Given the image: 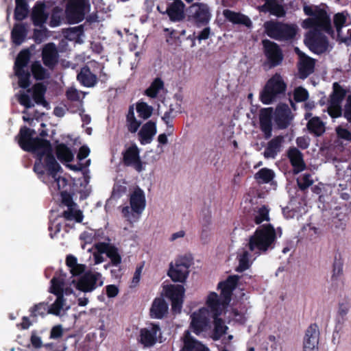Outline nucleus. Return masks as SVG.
Returning <instances> with one entry per match:
<instances>
[{
    "mask_svg": "<svg viewBox=\"0 0 351 351\" xmlns=\"http://www.w3.org/2000/svg\"><path fill=\"white\" fill-rule=\"evenodd\" d=\"M34 133V130L25 127L21 128L17 136L19 145L25 151L36 149L39 155H42V153L47 155V171L53 180L51 186L59 191L63 190L67 185V180L58 175L61 168L52 154V149L49 142L39 138H33L32 135Z\"/></svg>",
    "mask_w": 351,
    "mask_h": 351,
    "instance_id": "1",
    "label": "nucleus"
},
{
    "mask_svg": "<svg viewBox=\"0 0 351 351\" xmlns=\"http://www.w3.org/2000/svg\"><path fill=\"white\" fill-rule=\"evenodd\" d=\"M75 280L71 282L66 278V274L62 271L58 276H54L51 280L50 293L56 295L57 298L54 302L49 306L50 314L56 316L64 315L67 311L70 309V306L66 302L64 298V293L69 294L72 293V290L67 287L71 283H74Z\"/></svg>",
    "mask_w": 351,
    "mask_h": 351,
    "instance_id": "2",
    "label": "nucleus"
},
{
    "mask_svg": "<svg viewBox=\"0 0 351 351\" xmlns=\"http://www.w3.org/2000/svg\"><path fill=\"white\" fill-rule=\"evenodd\" d=\"M238 279L237 276H229L226 281L219 283L218 288L221 290L220 298L215 292L208 295L206 304L216 315L220 314L229 304L232 292L237 285Z\"/></svg>",
    "mask_w": 351,
    "mask_h": 351,
    "instance_id": "3",
    "label": "nucleus"
},
{
    "mask_svg": "<svg viewBox=\"0 0 351 351\" xmlns=\"http://www.w3.org/2000/svg\"><path fill=\"white\" fill-rule=\"evenodd\" d=\"M276 239V232L274 227L269 224L258 228L249 239L250 250L256 254L265 252L272 245Z\"/></svg>",
    "mask_w": 351,
    "mask_h": 351,
    "instance_id": "4",
    "label": "nucleus"
},
{
    "mask_svg": "<svg viewBox=\"0 0 351 351\" xmlns=\"http://www.w3.org/2000/svg\"><path fill=\"white\" fill-rule=\"evenodd\" d=\"M304 11L306 14L310 16V18L305 19L302 26L303 28L308 29L317 27L324 29L326 33L334 37L335 32L332 29L330 20L326 11L322 9H315L313 10L309 7H305Z\"/></svg>",
    "mask_w": 351,
    "mask_h": 351,
    "instance_id": "5",
    "label": "nucleus"
},
{
    "mask_svg": "<svg viewBox=\"0 0 351 351\" xmlns=\"http://www.w3.org/2000/svg\"><path fill=\"white\" fill-rule=\"evenodd\" d=\"M130 204V207L125 206L123 208L122 213L130 221H136L145 210L146 205L145 193L142 189L137 187L131 193Z\"/></svg>",
    "mask_w": 351,
    "mask_h": 351,
    "instance_id": "6",
    "label": "nucleus"
},
{
    "mask_svg": "<svg viewBox=\"0 0 351 351\" xmlns=\"http://www.w3.org/2000/svg\"><path fill=\"white\" fill-rule=\"evenodd\" d=\"M286 89V84L280 74L276 73L266 83L261 92L260 99L264 104H270L276 101Z\"/></svg>",
    "mask_w": 351,
    "mask_h": 351,
    "instance_id": "7",
    "label": "nucleus"
},
{
    "mask_svg": "<svg viewBox=\"0 0 351 351\" xmlns=\"http://www.w3.org/2000/svg\"><path fill=\"white\" fill-rule=\"evenodd\" d=\"M265 32L268 36L276 40H288L296 34L295 25L285 24L278 21H269L264 23Z\"/></svg>",
    "mask_w": 351,
    "mask_h": 351,
    "instance_id": "8",
    "label": "nucleus"
},
{
    "mask_svg": "<svg viewBox=\"0 0 351 351\" xmlns=\"http://www.w3.org/2000/svg\"><path fill=\"white\" fill-rule=\"evenodd\" d=\"M66 16L70 23H77L84 20L89 13L90 4L89 0H66Z\"/></svg>",
    "mask_w": 351,
    "mask_h": 351,
    "instance_id": "9",
    "label": "nucleus"
},
{
    "mask_svg": "<svg viewBox=\"0 0 351 351\" xmlns=\"http://www.w3.org/2000/svg\"><path fill=\"white\" fill-rule=\"evenodd\" d=\"M45 92V86L41 83H37L32 88L27 89V92L21 91L17 95V97L19 103L26 108H29L34 106V102L30 99L29 94L36 104L46 106L47 102L44 98Z\"/></svg>",
    "mask_w": 351,
    "mask_h": 351,
    "instance_id": "10",
    "label": "nucleus"
},
{
    "mask_svg": "<svg viewBox=\"0 0 351 351\" xmlns=\"http://www.w3.org/2000/svg\"><path fill=\"white\" fill-rule=\"evenodd\" d=\"M30 54L28 50H23L18 55L14 64L15 75L19 78V85L20 87L25 88L29 86L30 73L25 70L29 60Z\"/></svg>",
    "mask_w": 351,
    "mask_h": 351,
    "instance_id": "11",
    "label": "nucleus"
},
{
    "mask_svg": "<svg viewBox=\"0 0 351 351\" xmlns=\"http://www.w3.org/2000/svg\"><path fill=\"white\" fill-rule=\"evenodd\" d=\"M313 28V30L308 34L305 39V43L312 51L316 53H324L330 48L327 38L320 32L321 31H325L317 27Z\"/></svg>",
    "mask_w": 351,
    "mask_h": 351,
    "instance_id": "12",
    "label": "nucleus"
},
{
    "mask_svg": "<svg viewBox=\"0 0 351 351\" xmlns=\"http://www.w3.org/2000/svg\"><path fill=\"white\" fill-rule=\"evenodd\" d=\"M332 23L337 32V40L341 43L350 45L351 43V29H348V34H350V36L344 33V28L348 27L350 23V17L348 13L342 12L335 14L332 19Z\"/></svg>",
    "mask_w": 351,
    "mask_h": 351,
    "instance_id": "13",
    "label": "nucleus"
},
{
    "mask_svg": "<svg viewBox=\"0 0 351 351\" xmlns=\"http://www.w3.org/2000/svg\"><path fill=\"white\" fill-rule=\"evenodd\" d=\"M210 313L207 308L203 307L191 313L190 329L197 335L206 331L210 324Z\"/></svg>",
    "mask_w": 351,
    "mask_h": 351,
    "instance_id": "14",
    "label": "nucleus"
},
{
    "mask_svg": "<svg viewBox=\"0 0 351 351\" xmlns=\"http://www.w3.org/2000/svg\"><path fill=\"white\" fill-rule=\"evenodd\" d=\"M104 282L101 274L96 271L86 272L76 285L77 289L83 292H90L98 286H101Z\"/></svg>",
    "mask_w": 351,
    "mask_h": 351,
    "instance_id": "15",
    "label": "nucleus"
},
{
    "mask_svg": "<svg viewBox=\"0 0 351 351\" xmlns=\"http://www.w3.org/2000/svg\"><path fill=\"white\" fill-rule=\"evenodd\" d=\"M346 95V92L337 83L333 84V92L330 96L328 112L333 118L339 117L341 115V104Z\"/></svg>",
    "mask_w": 351,
    "mask_h": 351,
    "instance_id": "16",
    "label": "nucleus"
},
{
    "mask_svg": "<svg viewBox=\"0 0 351 351\" xmlns=\"http://www.w3.org/2000/svg\"><path fill=\"white\" fill-rule=\"evenodd\" d=\"M190 262L186 258L178 259L175 264H171L168 276L174 282H183L189 274Z\"/></svg>",
    "mask_w": 351,
    "mask_h": 351,
    "instance_id": "17",
    "label": "nucleus"
},
{
    "mask_svg": "<svg viewBox=\"0 0 351 351\" xmlns=\"http://www.w3.org/2000/svg\"><path fill=\"white\" fill-rule=\"evenodd\" d=\"M188 18L190 21L196 24L207 23L210 18L208 5L199 3L193 4L189 8Z\"/></svg>",
    "mask_w": 351,
    "mask_h": 351,
    "instance_id": "18",
    "label": "nucleus"
},
{
    "mask_svg": "<svg viewBox=\"0 0 351 351\" xmlns=\"http://www.w3.org/2000/svg\"><path fill=\"white\" fill-rule=\"evenodd\" d=\"M185 289L182 285H171L166 289V296L171 301L172 311L180 313L182 307Z\"/></svg>",
    "mask_w": 351,
    "mask_h": 351,
    "instance_id": "19",
    "label": "nucleus"
},
{
    "mask_svg": "<svg viewBox=\"0 0 351 351\" xmlns=\"http://www.w3.org/2000/svg\"><path fill=\"white\" fill-rule=\"evenodd\" d=\"M293 114L287 104H279L273 112V119L279 129H285L293 119Z\"/></svg>",
    "mask_w": 351,
    "mask_h": 351,
    "instance_id": "20",
    "label": "nucleus"
},
{
    "mask_svg": "<svg viewBox=\"0 0 351 351\" xmlns=\"http://www.w3.org/2000/svg\"><path fill=\"white\" fill-rule=\"evenodd\" d=\"M264 53L270 64V67L279 65L283 59L282 52L278 45L269 40H263Z\"/></svg>",
    "mask_w": 351,
    "mask_h": 351,
    "instance_id": "21",
    "label": "nucleus"
},
{
    "mask_svg": "<svg viewBox=\"0 0 351 351\" xmlns=\"http://www.w3.org/2000/svg\"><path fill=\"white\" fill-rule=\"evenodd\" d=\"M320 332L317 324H311L306 330L303 351H318Z\"/></svg>",
    "mask_w": 351,
    "mask_h": 351,
    "instance_id": "22",
    "label": "nucleus"
},
{
    "mask_svg": "<svg viewBox=\"0 0 351 351\" xmlns=\"http://www.w3.org/2000/svg\"><path fill=\"white\" fill-rule=\"evenodd\" d=\"M287 154L295 174L306 169V165L304 160L303 154L298 149L295 147H291L287 150Z\"/></svg>",
    "mask_w": 351,
    "mask_h": 351,
    "instance_id": "23",
    "label": "nucleus"
},
{
    "mask_svg": "<svg viewBox=\"0 0 351 351\" xmlns=\"http://www.w3.org/2000/svg\"><path fill=\"white\" fill-rule=\"evenodd\" d=\"M273 117L272 108H263L260 111V128L266 139L269 138L272 134L271 118Z\"/></svg>",
    "mask_w": 351,
    "mask_h": 351,
    "instance_id": "24",
    "label": "nucleus"
},
{
    "mask_svg": "<svg viewBox=\"0 0 351 351\" xmlns=\"http://www.w3.org/2000/svg\"><path fill=\"white\" fill-rule=\"evenodd\" d=\"M160 328L156 324H151L140 331L139 341L145 347H151L156 342L157 334Z\"/></svg>",
    "mask_w": 351,
    "mask_h": 351,
    "instance_id": "25",
    "label": "nucleus"
},
{
    "mask_svg": "<svg viewBox=\"0 0 351 351\" xmlns=\"http://www.w3.org/2000/svg\"><path fill=\"white\" fill-rule=\"evenodd\" d=\"M42 58L46 66L53 69L58 62V52L53 43L45 45L42 51Z\"/></svg>",
    "mask_w": 351,
    "mask_h": 351,
    "instance_id": "26",
    "label": "nucleus"
},
{
    "mask_svg": "<svg viewBox=\"0 0 351 351\" xmlns=\"http://www.w3.org/2000/svg\"><path fill=\"white\" fill-rule=\"evenodd\" d=\"M123 161L125 165L133 167L138 171H141L143 169L139 150L135 145L126 149L123 155Z\"/></svg>",
    "mask_w": 351,
    "mask_h": 351,
    "instance_id": "27",
    "label": "nucleus"
},
{
    "mask_svg": "<svg viewBox=\"0 0 351 351\" xmlns=\"http://www.w3.org/2000/svg\"><path fill=\"white\" fill-rule=\"evenodd\" d=\"M285 142V137L279 135L270 140L265 149L263 156L265 158H275L280 152L282 145Z\"/></svg>",
    "mask_w": 351,
    "mask_h": 351,
    "instance_id": "28",
    "label": "nucleus"
},
{
    "mask_svg": "<svg viewBox=\"0 0 351 351\" xmlns=\"http://www.w3.org/2000/svg\"><path fill=\"white\" fill-rule=\"evenodd\" d=\"M295 51L300 56L299 71L302 78H306L313 73L315 66L314 60L302 53L298 48H295Z\"/></svg>",
    "mask_w": 351,
    "mask_h": 351,
    "instance_id": "29",
    "label": "nucleus"
},
{
    "mask_svg": "<svg viewBox=\"0 0 351 351\" xmlns=\"http://www.w3.org/2000/svg\"><path fill=\"white\" fill-rule=\"evenodd\" d=\"M183 341L184 346L180 351H209L202 343L191 336L189 330L185 332Z\"/></svg>",
    "mask_w": 351,
    "mask_h": 351,
    "instance_id": "30",
    "label": "nucleus"
},
{
    "mask_svg": "<svg viewBox=\"0 0 351 351\" xmlns=\"http://www.w3.org/2000/svg\"><path fill=\"white\" fill-rule=\"evenodd\" d=\"M265 2L260 8L262 12H269L271 14L277 17H283L286 14L283 6L280 5L277 0H265Z\"/></svg>",
    "mask_w": 351,
    "mask_h": 351,
    "instance_id": "31",
    "label": "nucleus"
},
{
    "mask_svg": "<svg viewBox=\"0 0 351 351\" xmlns=\"http://www.w3.org/2000/svg\"><path fill=\"white\" fill-rule=\"evenodd\" d=\"M156 133V123L152 121L147 122L138 132L139 140L142 144L149 143Z\"/></svg>",
    "mask_w": 351,
    "mask_h": 351,
    "instance_id": "32",
    "label": "nucleus"
},
{
    "mask_svg": "<svg viewBox=\"0 0 351 351\" xmlns=\"http://www.w3.org/2000/svg\"><path fill=\"white\" fill-rule=\"evenodd\" d=\"M184 5L180 0H176L167 9V13L173 21H180L184 18Z\"/></svg>",
    "mask_w": 351,
    "mask_h": 351,
    "instance_id": "33",
    "label": "nucleus"
},
{
    "mask_svg": "<svg viewBox=\"0 0 351 351\" xmlns=\"http://www.w3.org/2000/svg\"><path fill=\"white\" fill-rule=\"evenodd\" d=\"M77 80L84 86L93 87L97 83V76L93 74L88 66L81 69L77 76Z\"/></svg>",
    "mask_w": 351,
    "mask_h": 351,
    "instance_id": "34",
    "label": "nucleus"
},
{
    "mask_svg": "<svg viewBox=\"0 0 351 351\" xmlns=\"http://www.w3.org/2000/svg\"><path fill=\"white\" fill-rule=\"evenodd\" d=\"M168 305L164 299L156 298L152 305L150 314L152 317L161 319L167 313Z\"/></svg>",
    "mask_w": 351,
    "mask_h": 351,
    "instance_id": "35",
    "label": "nucleus"
},
{
    "mask_svg": "<svg viewBox=\"0 0 351 351\" xmlns=\"http://www.w3.org/2000/svg\"><path fill=\"white\" fill-rule=\"evenodd\" d=\"M223 14L227 20L232 23L243 24L247 27H250L252 25L250 19L242 14L234 12L230 10H225L223 12Z\"/></svg>",
    "mask_w": 351,
    "mask_h": 351,
    "instance_id": "36",
    "label": "nucleus"
},
{
    "mask_svg": "<svg viewBox=\"0 0 351 351\" xmlns=\"http://www.w3.org/2000/svg\"><path fill=\"white\" fill-rule=\"evenodd\" d=\"M45 5L37 3L32 11V20L35 25L41 26L47 19L48 14L45 12Z\"/></svg>",
    "mask_w": 351,
    "mask_h": 351,
    "instance_id": "37",
    "label": "nucleus"
},
{
    "mask_svg": "<svg viewBox=\"0 0 351 351\" xmlns=\"http://www.w3.org/2000/svg\"><path fill=\"white\" fill-rule=\"evenodd\" d=\"M213 317H214V333L213 335V339L214 340L219 339L223 334L226 333L228 327L224 324V322L223 320L220 318H218V316L220 315L222 313L220 314L216 315L212 310H211ZM222 311L221 312H223Z\"/></svg>",
    "mask_w": 351,
    "mask_h": 351,
    "instance_id": "38",
    "label": "nucleus"
},
{
    "mask_svg": "<svg viewBox=\"0 0 351 351\" xmlns=\"http://www.w3.org/2000/svg\"><path fill=\"white\" fill-rule=\"evenodd\" d=\"M27 34L25 27L23 24H16L12 31V38L14 44L19 45L25 40Z\"/></svg>",
    "mask_w": 351,
    "mask_h": 351,
    "instance_id": "39",
    "label": "nucleus"
},
{
    "mask_svg": "<svg viewBox=\"0 0 351 351\" xmlns=\"http://www.w3.org/2000/svg\"><path fill=\"white\" fill-rule=\"evenodd\" d=\"M307 127L309 131L316 136H320L325 132L324 123L317 117L308 121Z\"/></svg>",
    "mask_w": 351,
    "mask_h": 351,
    "instance_id": "40",
    "label": "nucleus"
},
{
    "mask_svg": "<svg viewBox=\"0 0 351 351\" xmlns=\"http://www.w3.org/2000/svg\"><path fill=\"white\" fill-rule=\"evenodd\" d=\"M56 154L58 158L62 162H71L73 160L74 157V155L71 149L64 144H60L57 146Z\"/></svg>",
    "mask_w": 351,
    "mask_h": 351,
    "instance_id": "41",
    "label": "nucleus"
},
{
    "mask_svg": "<svg viewBox=\"0 0 351 351\" xmlns=\"http://www.w3.org/2000/svg\"><path fill=\"white\" fill-rule=\"evenodd\" d=\"M28 0H16V8L14 17L16 20L21 21L24 19L28 13Z\"/></svg>",
    "mask_w": 351,
    "mask_h": 351,
    "instance_id": "42",
    "label": "nucleus"
},
{
    "mask_svg": "<svg viewBox=\"0 0 351 351\" xmlns=\"http://www.w3.org/2000/svg\"><path fill=\"white\" fill-rule=\"evenodd\" d=\"M32 73L35 79L44 80L49 77V73L45 69L39 61H36L32 64Z\"/></svg>",
    "mask_w": 351,
    "mask_h": 351,
    "instance_id": "43",
    "label": "nucleus"
},
{
    "mask_svg": "<svg viewBox=\"0 0 351 351\" xmlns=\"http://www.w3.org/2000/svg\"><path fill=\"white\" fill-rule=\"evenodd\" d=\"M269 208L265 205L256 208L254 212L255 223L260 224L263 221H268L269 220Z\"/></svg>",
    "mask_w": 351,
    "mask_h": 351,
    "instance_id": "44",
    "label": "nucleus"
},
{
    "mask_svg": "<svg viewBox=\"0 0 351 351\" xmlns=\"http://www.w3.org/2000/svg\"><path fill=\"white\" fill-rule=\"evenodd\" d=\"M63 217L67 221H75V222L80 223L83 220L82 212L76 207L67 208L64 211Z\"/></svg>",
    "mask_w": 351,
    "mask_h": 351,
    "instance_id": "45",
    "label": "nucleus"
},
{
    "mask_svg": "<svg viewBox=\"0 0 351 351\" xmlns=\"http://www.w3.org/2000/svg\"><path fill=\"white\" fill-rule=\"evenodd\" d=\"M274 177V171L267 168L261 169L255 174V178L259 183H268Z\"/></svg>",
    "mask_w": 351,
    "mask_h": 351,
    "instance_id": "46",
    "label": "nucleus"
},
{
    "mask_svg": "<svg viewBox=\"0 0 351 351\" xmlns=\"http://www.w3.org/2000/svg\"><path fill=\"white\" fill-rule=\"evenodd\" d=\"M153 107L149 106L145 102H138L136 104V111L138 114V117L143 119H147L149 118L153 112Z\"/></svg>",
    "mask_w": 351,
    "mask_h": 351,
    "instance_id": "47",
    "label": "nucleus"
},
{
    "mask_svg": "<svg viewBox=\"0 0 351 351\" xmlns=\"http://www.w3.org/2000/svg\"><path fill=\"white\" fill-rule=\"evenodd\" d=\"M127 125L128 130L132 133L136 132L141 125V122L138 121L134 116L133 108H130L127 115Z\"/></svg>",
    "mask_w": 351,
    "mask_h": 351,
    "instance_id": "48",
    "label": "nucleus"
},
{
    "mask_svg": "<svg viewBox=\"0 0 351 351\" xmlns=\"http://www.w3.org/2000/svg\"><path fill=\"white\" fill-rule=\"evenodd\" d=\"M175 108L173 105H170L169 109L164 114L162 119L167 124V134L171 135L173 132V125L171 124V121L173 118L176 117L174 113Z\"/></svg>",
    "mask_w": 351,
    "mask_h": 351,
    "instance_id": "49",
    "label": "nucleus"
},
{
    "mask_svg": "<svg viewBox=\"0 0 351 351\" xmlns=\"http://www.w3.org/2000/svg\"><path fill=\"white\" fill-rule=\"evenodd\" d=\"M163 88V82L160 79H156L146 90V95L150 97H156L159 90Z\"/></svg>",
    "mask_w": 351,
    "mask_h": 351,
    "instance_id": "50",
    "label": "nucleus"
},
{
    "mask_svg": "<svg viewBox=\"0 0 351 351\" xmlns=\"http://www.w3.org/2000/svg\"><path fill=\"white\" fill-rule=\"evenodd\" d=\"M239 265L237 270L243 271L246 270L250 267V255L248 252L243 250L241 254L238 256Z\"/></svg>",
    "mask_w": 351,
    "mask_h": 351,
    "instance_id": "51",
    "label": "nucleus"
},
{
    "mask_svg": "<svg viewBox=\"0 0 351 351\" xmlns=\"http://www.w3.org/2000/svg\"><path fill=\"white\" fill-rule=\"evenodd\" d=\"M46 314H50V313L48 304L45 302L36 304L31 310V315L34 317L38 315L44 316Z\"/></svg>",
    "mask_w": 351,
    "mask_h": 351,
    "instance_id": "52",
    "label": "nucleus"
},
{
    "mask_svg": "<svg viewBox=\"0 0 351 351\" xmlns=\"http://www.w3.org/2000/svg\"><path fill=\"white\" fill-rule=\"evenodd\" d=\"M29 152H32L35 153L38 156V159L39 160V162H36V164L34 165V171L36 172L37 173L43 174V165L42 163V160H44L45 166L47 169V162H46L47 155L44 153H42L41 154L42 155H39L38 152H36V149L29 150Z\"/></svg>",
    "mask_w": 351,
    "mask_h": 351,
    "instance_id": "53",
    "label": "nucleus"
},
{
    "mask_svg": "<svg viewBox=\"0 0 351 351\" xmlns=\"http://www.w3.org/2000/svg\"><path fill=\"white\" fill-rule=\"evenodd\" d=\"M66 97L71 101H80L84 97V93L75 88L70 87L66 90Z\"/></svg>",
    "mask_w": 351,
    "mask_h": 351,
    "instance_id": "54",
    "label": "nucleus"
},
{
    "mask_svg": "<svg viewBox=\"0 0 351 351\" xmlns=\"http://www.w3.org/2000/svg\"><path fill=\"white\" fill-rule=\"evenodd\" d=\"M297 182L300 189L302 190H305L313 183L310 174H304L302 177L297 179Z\"/></svg>",
    "mask_w": 351,
    "mask_h": 351,
    "instance_id": "55",
    "label": "nucleus"
},
{
    "mask_svg": "<svg viewBox=\"0 0 351 351\" xmlns=\"http://www.w3.org/2000/svg\"><path fill=\"white\" fill-rule=\"evenodd\" d=\"M83 27L82 25L71 27L68 29L66 32V37L69 40L79 38L81 36L83 35Z\"/></svg>",
    "mask_w": 351,
    "mask_h": 351,
    "instance_id": "56",
    "label": "nucleus"
},
{
    "mask_svg": "<svg viewBox=\"0 0 351 351\" xmlns=\"http://www.w3.org/2000/svg\"><path fill=\"white\" fill-rule=\"evenodd\" d=\"M106 255L110 258L111 262L114 265H118L120 264L121 258L116 247L112 246V247L108 251Z\"/></svg>",
    "mask_w": 351,
    "mask_h": 351,
    "instance_id": "57",
    "label": "nucleus"
},
{
    "mask_svg": "<svg viewBox=\"0 0 351 351\" xmlns=\"http://www.w3.org/2000/svg\"><path fill=\"white\" fill-rule=\"evenodd\" d=\"M308 96L307 90L302 87H298L294 91V99L297 101H304L308 98Z\"/></svg>",
    "mask_w": 351,
    "mask_h": 351,
    "instance_id": "58",
    "label": "nucleus"
},
{
    "mask_svg": "<svg viewBox=\"0 0 351 351\" xmlns=\"http://www.w3.org/2000/svg\"><path fill=\"white\" fill-rule=\"evenodd\" d=\"M143 268V265H141L136 267V271L134 274L132 280L131 281V285H130L131 287H136L138 285V284L140 281V279H141V276L142 274Z\"/></svg>",
    "mask_w": 351,
    "mask_h": 351,
    "instance_id": "59",
    "label": "nucleus"
},
{
    "mask_svg": "<svg viewBox=\"0 0 351 351\" xmlns=\"http://www.w3.org/2000/svg\"><path fill=\"white\" fill-rule=\"evenodd\" d=\"M336 132L338 137L346 141H351V132L347 129L339 126L336 128Z\"/></svg>",
    "mask_w": 351,
    "mask_h": 351,
    "instance_id": "60",
    "label": "nucleus"
},
{
    "mask_svg": "<svg viewBox=\"0 0 351 351\" xmlns=\"http://www.w3.org/2000/svg\"><path fill=\"white\" fill-rule=\"evenodd\" d=\"M63 329L61 325L53 326L50 332L51 339H58L62 336Z\"/></svg>",
    "mask_w": 351,
    "mask_h": 351,
    "instance_id": "61",
    "label": "nucleus"
},
{
    "mask_svg": "<svg viewBox=\"0 0 351 351\" xmlns=\"http://www.w3.org/2000/svg\"><path fill=\"white\" fill-rule=\"evenodd\" d=\"M61 193L62 196V202L68 207V208L76 207V204L73 202L69 195L64 193L63 191L61 192Z\"/></svg>",
    "mask_w": 351,
    "mask_h": 351,
    "instance_id": "62",
    "label": "nucleus"
},
{
    "mask_svg": "<svg viewBox=\"0 0 351 351\" xmlns=\"http://www.w3.org/2000/svg\"><path fill=\"white\" fill-rule=\"evenodd\" d=\"M47 37V34L45 30H35L34 33V38L36 43L43 42L45 38Z\"/></svg>",
    "mask_w": 351,
    "mask_h": 351,
    "instance_id": "63",
    "label": "nucleus"
},
{
    "mask_svg": "<svg viewBox=\"0 0 351 351\" xmlns=\"http://www.w3.org/2000/svg\"><path fill=\"white\" fill-rule=\"evenodd\" d=\"M119 289L117 286L110 285L106 287V294L108 298H114L117 295Z\"/></svg>",
    "mask_w": 351,
    "mask_h": 351,
    "instance_id": "64",
    "label": "nucleus"
}]
</instances>
